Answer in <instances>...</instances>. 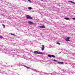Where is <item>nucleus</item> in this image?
Instances as JSON below:
<instances>
[{"instance_id": "obj_8", "label": "nucleus", "mask_w": 75, "mask_h": 75, "mask_svg": "<svg viewBox=\"0 0 75 75\" xmlns=\"http://www.w3.org/2000/svg\"><path fill=\"white\" fill-rule=\"evenodd\" d=\"M64 19L65 20H69V18H65Z\"/></svg>"}, {"instance_id": "obj_2", "label": "nucleus", "mask_w": 75, "mask_h": 75, "mask_svg": "<svg viewBox=\"0 0 75 75\" xmlns=\"http://www.w3.org/2000/svg\"><path fill=\"white\" fill-rule=\"evenodd\" d=\"M28 23H29L30 25H34V24H35V23H34L31 21H28Z\"/></svg>"}, {"instance_id": "obj_19", "label": "nucleus", "mask_w": 75, "mask_h": 75, "mask_svg": "<svg viewBox=\"0 0 75 75\" xmlns=\"http://www.w3.org/2000/svg\"><path fill=\"white\" fill-rule=\"evenodd\" d=\"M11 35H13V33H11Z\"/></svg>"}, {"instance_id": "obj_13", "label": "nucleus", "mask_w": 75, "mask_h": 75, "mask_svg": "<svg viewBox=\"0 0 75 75\" xmlns=\"http://www.w3.org/2000/svg\"><path fill=\"white\" fill-rule=\"evenodd\" d=\"M53 61H54V62H57V60H55V59H53Z\"/></svg>"}, {"instance_id": "obj_18", "label": "nucleus", "mask_w": 75, "mask_h": 75, "mask_svg": "<svg viewBox=\"0 0 75 75\" xmlns=\"http://www.w3.org/2000/svg\"><path fill=\"white\" fill-rule=\"evenodd\" d=\"M69 2H70V3H72V1H70Z\"/></svg>"}, {"instance_id": "obj_9", "label": "nucleus", "mask_w": 75, "mask_h": 75, "mask_svg": "<svg viewBox=\"0 0 75 75\" xmlns=\"http://www.w3.org/2000/svg\"><path fill=\"white\" fill-rule=\"evenodd\" d=\"M48 57H50V58H51L52 57V55H51L50 54L48 55Z\"/></svg>"}, {"instance_id": "obj_7", "label": "nucleus", "mask_w": 75, "mask_h": 75, "mask_svg": "<svg viewBox=\"0 0 75 75\" xmlns=\"http://www.w3.org/2000/svg\"><path fill=\"white\" fill-rule=\"evenodd\" d=\"M42 50L44 51V48H45V47H44V45H42Z\"/></svg>"}, {"instance_id": "obj_15", "label": "nucleus", "mask_w": 75, "mask_h": 75, "mask_svg": "<svg viewBox=\"0 0 75 75\" xmlns=\"http://www.w3.org/2000/svg\"><path fill=\"white\" fill-rule=\"evenodd\" d=\"M73 20H75V18H72Z\"/></svg>"}, {"instance_id": "obj_20", "label": "nucleus", "mask_w": 75, "mask_h": 75, "mask_svg": "<svg viewBox=\"0 0 75 75\" xmlns=\"http://www.w3.org/2000/svg\"><path fill=\"white\" fill-rule=\"evenodd\" d=\"M13 35L14 36V35H14V34H13V35Z\"/></svg>"}, {"instance_id": "obj_17", "label": "nucleus", "mask_w": 75, "mask_h": 75, "mask_svg": "<svg viewBox=\"0 0 75 75\" xmlns=\"http://www.w3.org/2000/svg\"><path fill=\"white\" fill-rule=\"evenodd\" d=\"M28 1H30V2L31 1V0H28Z\"/></svg>"}, {"instance_id": "obj_5", "label": "nucleus", "mask_w": 75, "mask_h": 75, "mask_svg": "<svg viewBox=\"0 0 75 75\" xmlns=\"http://www.w3.org/2000/svg\"><path fill=\"white\" fill-rule=\"evenodd\" d=\"M39 27H40V28H45V26L44 25L40 26H39Z\"/></svg>"}, {"instance_id": "obj_11", "label": "nucleus", "mask_w": 75, "mask_h": 75, "mask_svg": "<svg viewBox=\"0 0 75 75\" xmlns=\"http://www.w3.org/2000/svg\"><path fill=\"white\" fill-rule=\"evenodd\" d=\"M52 57H53V58H55V56L54 55H52Z\"/></svg>"}, {"instance_id": "obj_1", "label": "nucleus", "mask_w": 75, "mask_h": 75, "mask_svg": "<svg viewBox=\"0 0 75 75\" xmlns=\"http://www.w3.org/2000/svg\"><path fill=\"white\" fill-rule=\"evenodd\" d=\"M26 18L27 19H33V17H31V16L27 15L26 16Z\"/></svg>"}, {"instance_id": "obj_10", "label": "nucleus", "mask_w": 75, "mask_h": 75, "mask_svg": "<svg viewBox=\"0 0 75 75\" xmlns=\"http://www.w3.org/2000/svg\"><path fill=\"white\" fill-rule=\"evenodd\" d=\"M28 9H29V10H32V8L31 7H29L28 8Z\"/></svg>"}, {"instance_id": "obj_16", "label": "nucleus", "mask_w": 75, "mask_h": 75, "mask_svg": "<svg viewBox=\"0 0 75 75\" xmlns=\"http://www.w3.org/2000/svg\"><path fill=\"white\" fill-rule=\"evenodd\" d=\"M2 25H3V26H4V27H5V25H4L3 24H2Z\"/></svg>"}, {"instance_id": "obj_4", "label": "nucleus", "mask_w": 75, "mask_h": 75, "mask_svg": "<svg viewBox=\"0 0 75 75\" xmlns=\"http://www.w3.org/2000/svg\"><path fill=\"white\" fill-rule=\"evenodd\" d=\"M69 39H70V37H67V38L65 39V40L66 41H69Z\"/></svg>"}, {"instance_id": "obj_12", "label": "nucleus", "mask_w": 75, "mask_h": 75, "mask_svg": "<svg viewBox=\"0 0 75 75\" xmlns=\"http://www.w3.org/2000/svg\"><path fill=\"white\" fill-rule=\"evenodd\" d=\"M57 44H58V45H61V43H59V42H57Z\"/></svg>"}, {"instance_id": "obj_14", "label": "nucleus", "mask_w": 75, "mask_h": 75, "mask_svg": "<svg viewBox=\"0 0 75 75\" xmlns=\"http://www.w3.org/2000/svg\"><path fill=\"white\" fill-rule=\"evenodd\" d=\"M3 38L2 36L0 35V38Z\"/></svg>"}, {"instance_id": "obj_3", "label": "nucleus", "mask_w": 75, "mask_h": 75, "mask_svg": "<svg viewBox=\"0 0 75 75\" xmlns=\"http://www.w3.org/2000/svg\"><path fill=\"white\" fill-rule=\"evenodd\" d=\"M34 54H43L42 53L40 52H38V51H35L34 52Z\"/></svg>"}, {"instance_id": "obj_21", "label": "nucleus", "mask_w": 75, "mask_h": 75, "mask_svg": "<svg viewBox=\"0 0 75 75\" xmlns=\"http://www.w3.org/2000/svg\"><path fill=\"white\" fill-rule=\"evenodd\" d=\"M27 67H26V68ZM27 68H30L29 67H27Z\"/></svg>"}, {"instance_id": "obj_6", "label": "nucleus", "mask_w": 75, "mask_h": 75, "mask_svg": "<svg viewBox=\"0 0 75 75\" xmlns=\"http://www.w3.org/2000/svg\"><path fill=\"white\" fill-rule=\"evenodd\" d=\"M57 63L60 65H63L64 64V62H58Z\"/></svg>"}]
</instances>
